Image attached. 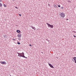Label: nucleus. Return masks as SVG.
<instances>
[{
    "instance_id": "25",
    "label": "nucleus",
    "mask_w": 76,
    "mask_h": 76,
    "mask_svg": "<svg viewBox=\"0 0 76 76\" xmlns=\"http://www.w3.org/2000/svg\"><path fill=\"white\" fill-rule=\"evenodd\" d=\"M68 2H69V3H70V2H71V1H68Z\"/></svg>"
},
{
    "instance_id": "4",
    "label": "nucleus",
    "mask_w": 76,
    "mask_h": 76,
    "mask_svg": "<svg viewBox=\"0 0 76 76\" xmlns=\"http://www.w3.org/2000/svg\"><path fill=\"white\" fill-rule=\"evenodd\" d=\"M48 64L49 66H50V67H51V68H54V66H53L51 64L49 63H48Z\"/></svg>"
},
{
    "instance_id": "31",
    "label": "nucleus",
    "mask_w": 76,
    "mask_h": 76,
    "mask_svg": "<svg viewBox=\"0 0 76 76\" xmlns=\"http://www.w3.org/2000/svg\"><path fill=\"white\" fill-rule=\"evenodd\" d=\"M10 76H11V75H10Z\"/></svg>"
},
{
    "instance_id": "2",
    "label": "nucleus",
    "mask_w": 76,
    "mask_h": 76,
    "mask_svg": "<svg viewBox=\"0 0 76 76\" xmlns=\"http://www.w3.org/2000/svg\"><path fill=\"white\" fill-rule=\"evenodd\" d=\"M60 15L61 17H62V18H64L65 17V14H64L63 12L61 13Z\"/></svg>"
},
{
    "instance_id": "11",
    "label": "nucleus",
    "mask_w": 76,
    "mask_h": 76,
    "mask_svg": "<svg viewBox=\"0 0 76 76\" xmlns=\"http://www.w3.org/2000/svg\"><path fill=\"white\" fill-rule=\"evenodd\" d=\"M74 60H75V61H76V57H75L74 58Z\"/></svg>"
},
{
    "instance_id": "9",
    "label": "nucleus",
    "mask_w": 76,
    "mask_h": 76,
    "mask_svg": "<svg viewBox=\"0 0 76 76\" xmlns=\"http://www.w3.org/2000/svg\"><path fill=\"white\" fill-rule=\"evenodd\" d=\"M53 6L55 8H56V7H57V6H56V5L55 4H54L53 5Z\"/></svg>"
},
{
    "instance_id": "27",
    "label": "nucleus",
    "mask_w": 76,
    "mask_h": 76,
    "mask_svg": "<svg viewBox=\"0 0 76 76\" xmlns=\"http://www.w3.org/2000/svg\"><path fill=\"white\" fill-rule=\"evenodd\" d=\"M2 1L0 0V2H1Z\"/></svg>"
},
{
    "instance_id": "33",
    "label": "nucleus",
    "mask_w": 76,
    "mask_h": 76,
    "mask_svg": "<svg viewBox=\"0 0 76 76\" xmlns=\"http://www.w3.org/2000/svg\"><path fill=\"white\" fill-rule=\"evenodd\" d=\"M20 33H22V32H21V31H20Z\"/></svg>"
},
{
    "instance_id": "24",
    "label": "nucleus",
    "mask_w": 76,
    "mask_h": 76,
    "mask_svg": "<svg viewBox=\"0 0 76 76\" xmlns=\"http://www.w3.org/2000/svg\"><path fill=\"white\" fill-rule=\"evenodd\" d=\"M56 58H57V59H58V57H56Z\"/></svg>"
},
{
    "instance_id": "5",
    "label": "nucleus",
    "mask_w": 76,
    "mask_h": 76,
    "mask_svg": "<svg viewBox=\"0 0 76 76\" xmlns=\"http://www.w3.org/2000/svg\"><path fill=\"white\" fill-rule=\"evenodd\" d=\"M21 35H22L21 34H20V33L18 34L17 37H18V38H20V37H22Z\"/></svg>"
},
{
    "instance_id": "23",
    "label": "nucleus",
    "mask_w": 76,
    "mask_h": 76,
    "mask_svg": "<svg viewBox=\"0 0 76 76\" xmlns=\"http://www.w3.org/2000/svg\"><path fill=\"white\" fill-rule=\"evenodd\" d=\"M13 39V40H14V41H15V39Z\"/></svg>"
},
{
    "instance_id": "18",
    "label": "nucleus",
    "mask_w": 76,
    "mask_h": 76,
    "mask_svg": "<svg viewBox=\"0 0 76 76\" xmlns=\"http://www.w3.org/2000/svg\"><path fill=\"white\" fill-rule=\"evenodd\" d=\"M29 46H30V47H32V45H31L30 44L29 45Z\"/></svg>"
},
{
    "instance_id": "26",
    "label": "nucleus",
    "mask_w": 76,
    "mask_h": 76,
    "mask_svg": "<svg viewBox=\"0 0 76 76\" xmlns=\"http://www.w3.org/2000/svg\"><path fill=\"white\" fill-rule=\"evenodd\" d=\"M61 9H63V7H61Z\"/></svg>"
},
{
    "instance_id": "19",
    "label": "nucleus",
    "mask_w": 76,
    "mask_h": 76,
    "mask_svg": "<svg viewBox=\"0 0 76 76\" xmlns=\"http://www.w3.org/2000/svg\"><path fill=\"white\" fill-rule=\"evenodd\" d=\"M58 7H60V5H58Z\"/></svg>"
},
{
    "instance_id": "16",
    "label": "nucleus",
    "mask_w": 76,
    "mask_h": 76,
    "mask_svg": "<svg viewBox=\"0 0 76 76\" xmlns=\"http://www.w3.org/2000/svg\"><path fill=\"white\" fill-rule=\"evenodd\" d=\"M73 37H74V38H76V36H75V35H73Z\"/></svg>"
},
{
    "instance_id": "28",
    "label": "nucleus",
    "mask_w": 76,
    "mask_h": 76,
    "mask_svg": "<svg viewBox=\"0 0 76 76\" xmlns=\"http://www.w3.org/2000/svg\"><path fill=\"white\" fill-rule=\"evenodd\" d=\"M66 20H69V19H66Z\"/></svg>"
},
{
    "instance_id": "8",
    "label": "nucleus",
    "mask_w": 76,
    "mask_h": 76,
    "mask_svg": "<svg viewBox=\"0 0 76 76\" xmlns=\"http://www.w3.org/2000/svg\"><path fill=\"white\" fill-rule=\"evenodd\" d=\"M16 32L18 33H20V31L19 30H17L16 31Z\"/></svg>"
},
{
    "instance_id": "32",
    "label": "nucleus",
    "mask_w": 76,
    "mask_h": 76,
    "mask_svg": "<svg viewBox=\"0 0 76 76\" xmlns=\"http://www.w3.org/2000/svg\"><path fill=\"white\" fill-rule=\"evenodd\" d=\"M13 0V1H15V0Z\"/></svg>"
},
{
    "instance_id": "13",
    "label": "nucleus",
    "mask_w": 76,
    "mask_h": 76,
    "mask_svg": "<svg viewBox=\"0 0 76 76\" xmlns=\"http://www.w3.org/2000/svg\"><path fill=\"white\" fill-rule=\"evenodd\" d=\"M4 7H6V5L5 4H4Z\"/></svg>"
},
{
    "instance_id": "1",
    "label": "nucleus",
    "mask_w": 76,
    "mask_h": 76,
    "mask_svg": "<svg viewBox=\"0 0 76 76\" xmlns=\"http://www.w3.org/2000/svg\"><path fill=\"white\" fill-rule=\"evenodd\" d=\"M17 53L18 54V56L21 57H23V58H27L25 56V53H24L22 52V53H19L18 52H17Z\"/></svg>"
},
{
    "instance_id": "7",
    "label": "nucleus",
    "mask_w": 76,
    "mask_h": 76,
    "mask_svg": "<svg viewBox=\"0 0 76 76\" xmlns=\"http://www.w3.org/2000/svg\"><path fill=\"white\" fill-rule=\"evenodd\" d=\"M30 26V27H31L32 28V29H34V30H35V29H36V28H35L33 26Z\"/></svg>"
},
{
    "instance_id": "6",
    "label": "nucleus",
    "mask_w": 76,
    "mask_h": 76,
    "mask_svg": "<svg viewBox=\"0 0 76 76\" xmlns=\"http://www.w3.org/2000/svg\"><path fill=\"white\" fill-rule=\"evenodd\" d=\"M0 63H1V64H6V63L4 61L3 62L0 61Z\"/></svg>"
},
{
    "instance_id": "20",
    "label": "nucleus",
    "mask_w": 76,
    "mask_h": 76,
    "mask_svg": "<svg viewBox=\"0 0 76 76\" xmlns=\"http://www.w3.org/2000/svg\"><path fill=\"white\" fill-rule=\"evenodd\" d=\"M19 15L20 16H21V14H19Z\"/></svg>"
},
{
    "instance_id": "30",
    "label": "nucleus",
    "mask_w": 76,
    "mask_h": 76,
    "mask_svg": "<svg viewBox=\"0 0 76 76\" xmlns=\"http://www.w3.org/2000/svg\"><path fill=\"white\" fill-rule=\"evenodd\" d=\"M41 53H42V54H43V53L42 52H41Z\"/></svg>"
},
{
    "instance_id": "22",
    "label": "nucleus",
    "mask_w": 76,
    "mask_h": 76,
    "mask_svg": "<svg viewBox=\"0 0 76 76\" xmlns=\"http://www.w3.org/2000/svg\"><path fill=\"white\" fill-rule=\"evenodd\" d=\"M48 6H50V4H48Z\"/></svg>"
},
{
    "instance_id": "17",
    "label": "nucleus",
    "mask_w": 76,
    "mask_h": 76,
    "mask_svg": "<svg viewBox=\"0 0 76 76\" xmlns=\"http://www.w3.org/2000/svg\"><path fill=\"white\" fill-rule=\"evenodd\" d=\"M72 32H74V33H76V32L75 31H72Z\"/></svg>"
},
{
    "instance_id": "15",
    "label": "nucleus",
    "mask_w": 76,
    "mask_h": 76,
    "mask_svg": "<svg viewBox=\"0 0 76 76\" xmlns=\"http://www.w3.org/2000/svg\"><path fill=\"white\" fill-rule=\"evenodd\" d=\"M18 39L19 40V41H20L21 40V39L20 38H19Z\"/></svg>"
},
{
    "instance_id": "34",
    "label": "nucleus",
    "mask_w": 76,
    "mask_h": 76,
    "mask_svg": "<svg viewBox=\"0 0 76 76\" xmlns=\"http://www.w3.org/2000/svg\"><path fill=\"white\" fill-rule=\"evenodd\" d=\"M16 26H17V25H16Z\"/></svg>"
},
{
    "instance_id": "14",
    "label": "nucleus",
    "mask_w": 76,
    "mask_h": 76,
    "mask_svg": "<svg viewBox=\"0 0 76 76\" xmlns=\"http://www.w3.org/2000/svg\"><path fill=\"white\" fill-rule=\"evenodd\" d=\"M46 41H48V42H49V40H48V39H46Z\"/></svg>"
},
{
    "instance_id": "3",
    "label": "nucleus",
    "mask_w": 76,
    "mask_h": 76,
    "mask_svg": "<svg viewBox=\"0 0 76 76\" xmlns=\"http://www.w3.org/2000/svg\"><path fill=\"white\" fill-rule=\"evenodd\" d=\"M47 24L48 25V27H50L51 28H53V27H54L53 25H51V24L48 23H47Z\"/></svg>"
},
{
    "instance_id": "21",
    "label": "nucleus",
    "mask_w": 76,
    "mask_h": 76,
    "mask_svg": "<svg viewBox=\"0 0 76 76\" xmlns=\"http://www.w3.org/2000/svg\"><path fill=\"white\" fill-rule=\"evenodd\" d=\"M15 8H16V9H18V7H15Z\"/></svg>"
},
{
    "instance_id": "29",
    "label": "nucleus",
    "mask_w": 76,
    "mask_h": 76,
    "mask_svg": "<svg viewBox=\"0 0 76 76\" xmlns=\"http://www.w3.org/2000/svg\"><path fill=\"white\" fill-rule=\"evenodd\" d=\"M75 63H76V60L75 61Z\"/></svg>"
},
{
    "instance_id": "10",
    "label": "nucleus",
    "mask_w": 76,
    "mask_h": 76,
    "mask_svg": "<svg viewBox=\"0 0 76 76\" xmlns=\"http://www.w3.org/2000/svg\"><path fill=\"white\" fill-rule=\"evenodd\" d=\"M2 4L1 3H0V7H2Z\"/></svg>"
},
{
    "instance_id": "12",
    "label": "nucleus",
    "mask_w": 76,
    "mask_h": 76,
    "mask_svg": "<svg viewBox=\"0 0 76 76\" xmlns=\"http://www.w3.org/2000/svg\"><path fill=\"white\" fill-rule=\"evenodd\" d=\"M17 44L18 45H20V42H18Z\"/></svg>"
}]
</instances>
